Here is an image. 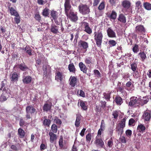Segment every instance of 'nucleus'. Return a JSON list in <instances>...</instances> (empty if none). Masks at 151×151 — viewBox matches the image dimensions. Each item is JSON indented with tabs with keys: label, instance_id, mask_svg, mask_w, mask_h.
Masks as SVG:
<instances>
[{
	"label": "nucleus",
	"instance_id": "680f3d73",
	"mask_svg": "<svg viewBox=\"0 0 151 151\" xmlns=\"http://www.w3.org/2000/svg\"><path fill=\"white\" fill-rule=\"evenodd\" d=\"M86 139L88 141H90L91 139V135L90 134H88L86 137Z\"/></svg>",
	"mask_w": 151,
	"mask_h": 151
},
{
	"label": "nucleus",
	"instance_id": "13d9d810",
	"mask_svg": "<svg viewBox=\"0 0 151 151\" xmlns=\"http://www.w3.org/2000/svg\"><path fill=\"white\" fill-rule=\"evenodd\" d=\"M14 20L15 22V23L17 24L19 23L20 22V17L19 16H18L14 18Z\"/></svg>",
	"mask_w": 151,
	"mask_h": 151
},
{
	"label": "nucleus",
	"instance_id": "a19ab883",
	"mask_svg": "<svg viewBox=\"0 0 151 151\" xmlns=\"http://www.w3.org/2000/svg\"><path fill=\"white\" fill-rule=\"evenodd\" d=\"M138 45L137 44L135 45L132 48V51L134 53H137L139 51Z\"/></svg>",
	"mask_w": 151,
	"mask_h": 151
},
{
	"label": "nucleus",
	"instance_id": "b1692460",
	"mask_svg": "<svg viewBox=\"0 0 151 151\" xmlns=\"http://www.w3.org/2000/svg\"><path fill=\"white\" fill-rule=\"evenodd\" d=\"M71 81L70 82V84L72 87H74L76 85L77 83V78L75 76L71 77L70 78Z\"/></svg>",
	"mask_w": 151,
	"mask_h": 151
},
{
	"label": "nucleus",
	"instance_id": "2f4dec72",
	"mask_svg": "<svg viewBox=\"0 0 151 151\" xmlns=\"http://www.w3.org/2000/svg\"><path fill=\"white\" fill-rule=\"evenodd\" d=\"M51 107V106L46 103L44 105L43 107V109L44 111L47 112L50 109Z\"/></svg>",
	"mask_w": 151,
	"mask_h": 151
},
{
	"label": "nucleus",
	"instance_id": "7c9ffc66",
	"mask_svg": "<svg viewBox=\"0 0 151 151\" xmlns=\"http://www.w3.org/2000/svg\"><path fill=\"white\" fill-rule=\"evenodd\" d=\"M143 6L145 9H151V4L146 2L143 4Z\"/></svg>",
	"mask_w": 151,
	"mask_h": 151
},
{
	"label": "nucleus",
	"instance_id": "473e14b6",
	"mask_svg": "<svg viewBox=\"0 0 151 151\" xmlns=\"http://www.w3.org/2000/svg\"><path fill=\"white\" fill-rule=\"evenodd\" d=\"M123 128L120 127H116V131L118 132V134L121 136L124 132Z\"/></svg>",
	"mask_w": 151,
	"mask_h": 151
},
{
	"label": "nucleus",
	"instance_id": "393cba45",
	"mask_svg": "<svg viewBox=\"0 0 151 151\" xmlns=\"http://www.w3.org/2000/svg\"><path fill=\"white\" fill-rule=\"evenodd\" d=\"M96 144L97 146L100 147H103L104 145V142L101 139H96Z\"/></svg>",
	"mask_w": 151,
	"mask_h": 151
},
{
	"label": "nucleus",
	"instance_id": "ea45409f",
	"mask_svg": "<svg viewBox=\"0 0 151 151\" xmlns=\"http://www.w3.org/2000/svg\"><path fill=\"white\" fill-rule=\"evenodd\" d=\"M54 122L56 124L58 125H61L62 122L61 120L59 119L57 116H55L54 117Z\"/></svg>",
	"mask_w": 151,
	"mask_h": 151
},
{
	"label": "nucleus",
	"instance_id": "4d7b16f0",
	"mask_svg": "<svg viewBox=\"0 0 151 151\" xmlns=\"http://www.w3.org/2000/svg\"><path fill=\"white\" fill-rule=\"evenodd\" d=\"M105 7V4L104 2H102L99 6V9H103Z\"/></svg>",
	"mask_w": 151,
	"mask_h": 151
},
{
	"label": "nucleus",
	"instance_id": "c85d7f7f",
	"mask_svg": "<svg viewBox=\"0 0 151 151\" xmlns=\"http://www.w3.org/2000/svg\"><path fill=\"white\" fill-rule=\"evenodd\" d=\"M55 79L58 81L59 80L60 81H62L63 79V75L62 73L59 71H58L56 73Z\"/></svg>",
	"mask_w": 151,
	"mask_h": 151
},
{
	"label": "nucleus",
	"instance_id": "49530a36",
	"mask_svg": "<svg viewBox=\"0 0 151 151\" xmlns=\"http://www.w3.org/2000/svg\"><path fill=\"white\" fill-rule=\"evenodd\" d=\"M34 18L35 19L39 22L41 19V17L39 14V12H37V13L35 15Z\"/></svg>",
	"mask_w": 151,
	"mask_h": 151
},
{
	"label": "nucleus",
	"instance_id": "aec40b11",
	"mask_svg": "<svg viewBox=\"0 0 151 151\" xmlns=\"http://www.w3.org/2000/svg\"><path fill=\"white\" fill-rule=\"evenodd\" d=\"M127 118L126 117H124L122 119L119 123L117 127H120L123 128L125 127V123L127 119Z\"/></svg>",
	"mask_w": 151,
	"mask_h": 151
},
{
	"label": "nucleus",
	"instance_id": "f257e3e1",
	"mask_svg": "<svg viewBox=\"0 0 151 151\" xmlns=\"http://www.w3.org/2000/svg\"><path fill=\"white\" fill-rule=\"evenodd\" d=\"M130 100L128 105L134 107H139L142 101V99L140 98H137L135 96L131 97Z\"/></svg>",
	"mask_w": 151,
	"mask_h": 151
},
{
	"label": "nucleus",
	"instance_id": "58836bf2",
	"mask_svg": "<svg viewBox=\"0 0 151 151\" xmlns=\"http://www.w3.org/2000/svg\"><path fill=\"white\" fill-rule=\"evenodd\" d=\"M125 87L123 86L119 85L117 86V90L121 93H123L125 92L124 90Z\"/></svg>",
	"mask_w": 151,
	"mask_h": 151
},
{
	"label": "nucleus",
	"instance_id": "0eeeda50",
	"mask_svg": "<svg viewBox=\"0 0 151 151\" xmlns=\"http://www.w3.org/2000/svg\"><path fill=\"white\" fill-rule=\"evenodd\" d=\"M78 47L81 49L86 50L88 47V44L85 41L80 40L78 42Z\"/></svg>",
	"mask_w": 151,
	"mask_h": 151
},
{
	"label": "nucleus",
	"instance_id": "1a4fd4ad",
	"mask_svg": "<svg viewBox=\"0 0 151 151\" xmlns=\"http://www.w3.org/2000/svg\"><path fill=\"white\" fill-rule=\"evenodd\" d=\"M146 127L142 123H139L137 128V131L139 132L143 133L145 132Z\"/></svg>",
	"mask_w": 151,
	"mask_h": 151
},
{
	"label": "nucleus",
	"instance_id": "423d86ee",
	"mask_svg": "<svg viewBox=\"0 0 151 151\" xmlns=\"http://www.w3.org/2000/svg\"><path fill=\"white\" fill-rule=\"evenodd\" d=\"M135 31L136 32L139 34L143 33L145 32L146 30L143 25H139L135 28Z\"/></svg>",
	"mask_w": 151,
	"mask_h": 151
},
{
	"label": "nucleus",
	"instance_id": "bf43d9fd",
	"mask_svg": "<svg viewBox=\"0 0 151 151\" xmlns=\"http://www.w3.org/2000/svg\"><path fill=\"white\" fill-rule=\"evenodd\" d=\"M25 124V122L22 118H20L19 121V125L20 126H23Z\"/></svg>",
	"mask_w": 151,
	"mask_h": 151
},
{
	"label": "nucleus",
	"instance_id": "69168bd1",
	"mask_svg": "<svg viewBox=\"0 0 151 151\" xmlns=\"http://www.w3.org/2000/svg\"><path fill=\"white\" fill-rule=\"evenodd\" d=\"M47 1L46 0L44 1L43 0H37V3L40 5H43L44 4L46 3Z\"/></svg>",
	"mask_w": 151,
	"mask_h": 151
},
{
	"label": "nucleus",
	"instance_id": "4468645a",
	"mask_svg": "<svg viewBox=\"0 0 151 151\" xmlns=\"http://www.w3.org/2000/svg\"><path fill=\"white\" fill-rule=\"evenodd\" d=\"M118 20L120 22L123 23L124 24L126 22V18L122 14H121L119 15Z\"/></svg>",
	"mask_w": 151,
	"mask_h": 151
},
{
	"label": "nucleus",
	"instance_id": "6ab92c4d",
	"mask_svg": "<svg viewBox=\"0 0 151 151\" xmlns=\"http://www.w3.org/2000/svg\"><path fill=\"white\" fill-rule=\"evenodd\" d=\"M114 101L117 105L120 106L123 103L122 99L119 96L116 97Z\"/></svg>",
	"mask_w": 151,
	"mask_h": 151
},
{
	"label": "nucleus",
	"instance_id": "6e6552de",
	"mask_svg": "<svg viewBox=\"0 0 151 151\" xmlns=\"http://www.w3.org/2000/svg\"><path fill=\"white\" fill-rule=\"evenodd\" d=\"M107 32L108 36L109 37L113 38L116 37V33L111 27H109L108 29Z\"/></svg>",
	"mask_w": 151,
	"mask_h": 151
},
{
	"label": "nucleus",
	"instance_id": "2eb2a0df",
	"mask_svg": "<svg viewBox=\"0 0 151 151\" xmlns=\"http://www.w3.org/2000/svg\"><path fill=\"white\" fill-rule=\"evenodd\" d=\"M19 77L17 73L16 72L13 73L11 75L10 80L12 82H17L18 80Z\"/></svg>",
	"mask_w": 151,
	"mask_h": 151
},
{
	"label": "nucleus",
	"instance_id": "f704fd0d",
	"mask_svg": "<svg viewBox=\"0 0 151 151\" xmlns=\"http://www.w3.org/2000/svg\"><path fill=\"white\" fill-rule=\"evenodd\" d=\"M63 139V136H60L59 141V146L61 149L65 148L64 147Z\"/></svg>",
	"mask_w": 151,
	"mask_h": 151
},
{
	"label": "nucleus",
	"instance_id": "dca6fc26",
	"mask_svg": "<svg viewBox=\"0 0 151 151\" xmlns=\"http://www.w3.org/2000/svg\"><path fill=\"white\" fill-rule=\"evenodd\" d=\"M58 28L59 27L55 24H52L51 26L50 31L54 34H57L59 32Z\"/></svg>",
	"mask_w": 151,
	"mask_h": 151
},
{
	"label": "nucleus",
	"instance_id": "4c0bfd02",
	"mask_svg": "<svg viewBox=\"0 0 151 151\" xmlns=\"http://www.w3.org/2000/svg\"><path fill=\"white\" fill-rule=\"evenodd\" d=\"M51 129L52 131V132L54 133H56L57 132L58 129L57 125L55 124H53L52 125Z\"/></svg>",
	"mask_w": 151,
	"mask_h": 151
},
{
	"label": "nucleus",
	"instance_id": "a878e982",
	"mask_svg": "<svg viewBox=\"0 0 151 151\" xmlns=\"http://www.w3.org/2000/svg\"><path fill=\"white\" fill-rule=\"evenodd\" d=\"M18 134L20 138H23L25 135V133L24 130L21 128H19L18 129Z\"/></svg>",
	"mask_w": 151,
	"mask_h": 151
},
{
	"label": "nucleus",
	"instance_id": "cd10ccee",
	"mask_svg": "<svg viewBox=\"0 0 151 151\" xmlns=\"http://www.w3.org/2000/svg\"><path fill=\"white\" fill-rule=\"evenodd\" d=\"M138 55L140 56L141 61L143 62L147 58L146 54L144 51L140 52L138 54Z\"/></svg>",
	"mask_w": 151,
	"mask_h": 151
},
{
	"label": "nucleus",
	"instance_id": "bb28decb",
	"mask_svg": "<svg viewBox=\"0 0 151 151\" xmlns=\"http://www.w3.org/2000/svg\"><path fill=\"white\" fill-rule=\"evenodd\" d=\"M131 69L133 72L138 70L137 64L136 62H134L130 64Z\"/></svg>",
	"mask_w": 151,
	"mask_h": 151
},
{
	"label": "nucleus",
	"instance_id": "603ef678",
	"mask_svg": "<svg viewBox=\"0 0 151 151\" xmlns=\"http://www.w3.org/2000/svg\"><path fill=\"white\" fill-rule=\"evenodd\" d=\"M119 140L123 143H125L126 142L125 138L123 136H120L119 138Z\"/></svg>",
	"mask_w": 151,
	"mask_h": 151
},
{
	"label": "nucleus",
	"instance_id": "9d476101",
	"mask_svg": "<svg viewBox=\"0 0 151 151\" xmlns=\"http://www.w3.org/2000/svg\"><path fill=\"white\" fill-rule=\"evenodd\" d=\"M26 113H29L32 114L35 113L36 111V109L32 106L30 105L26 107Z\"/></svg>",
	"mask_w": 151,
	"mask_h": 151
},
{
	"label": "nucleus",
	"instance_id": "5701e85b",
	"mask_svg": "<svg viewBox=\"0 0 151 151\" xmlns=\"http://www.w3.org/2000/svg\"><path fill=\"white\" fill-rule=\"evenodd\" d=\"M79 66L81 71H83L84 73H86L87 69L85 65L82 62H80L79 63Z\"/></svg>",
	"mask_w": 151,
	"mask_h": 151
},
{
	"label": "nucleus",
	"instance_id": "09e8293b",
	"mask_svg": "<svg viewBox=\"0 0 151 151\" xmlns=\"http://www.w3.org/2000/svg\"><path fill=\"white\" fill-rule=\"evenodd\" d=\"M111 93H104V95L105 99L109 100L110 98V95Z\"/></svg>",
	"mask_w": 151,
	"mask_h": 151
},
{
	"label": "nucleus",
	"instance_id": "c03bdc74",
	"mask_svg": "<svg viewBox=\"0 0 151 151\" xmlns=\"http://www.w3.org/2000/svg\"><path fill=\"white\" fill-rule=\"evenodd\" d=\"M80 105L82 109L83 110H86L87 109V108L86 106L85 105V102L83 101H81L80 103Z\"/></svg>",
	"mask_w": 151,
	"mask_h": 151
},
{
	"label": "nucleus",
	"instance_id": "6e6d98bb",
	"mask_svg": "<svg viewBox=\"0 0 151 151\" xmlns=\"http://www.w3.org/2000/svg\"><path fill=\"white\" fill-rule=\"evenodd\" d=\"M100 105L102 109L105 110L106 106V102L105 101H101V105Z\"/></svg>",
	"mask_w": 151,
	"mask_h": 151
},
{
	"label": "nucleus",
	"instance_id": "a211bd4d",
	"mask_svg": "<svg viewBox=\"0 0 151 151\" xmlns=\"http://www.w3.org/2000/svg\"><path fill=\"white\" fill-rule=\"evenodd\" d=\"M22 81L23 83L24 84H29L31 81L32 78L29 76H24V77H23Z\"/></svg>",
	"mask_w": 151,
	"mask_h": 151
},
{
	"label": "nucleus",
	"instance_id": "72a5a7b5",
	"mask_svg": "<svg viewBox=\"0 0 151 151\" xmlns=\"http://www.w3.org/2000/svg\"><path fill=\"white\" fill-rule=\"evenodd\" d=\"M135 7L136 9H142L141 3L140 1H138L136 2Z\"/></svg>",
	"mask_w": 151,
	"mask_h": 151
},
{
	"label": "nucleus",
	"instance_id": "5fc2aeb1",
	"mask_svg": "<svg viewBox=\"0 0 151 151\" xmlns=\"http://www.w3.org/2000/svg\"><path fill=\"white\" fill-rule=\"evenodd\" d=\"M103 110V109H102L100 105L99 106H96V111L97 113L98 112H100Z\"/></svg>",
	"mask_w": 151,
	"mask_h": 151
},
{
	"label": "nucleus",
	"instance_id": "20e7f679",
	"mask_svg": "<svg viewBox=\"0 0 151 151\" xmlns=\"http://www.w3.org/2000/svg\"><path fill=\"white\" fill-rule=\"evenodd\" d=\"M142 118L144 120V122H149L150 121L151 119V115L150 113L147 112L146 111H144Z\"/></svg>",
	"mask_w": 151,
	"mask_h": 151
},
{
	"label": "nucleus",
	"instance_id": "0e129e2a",
	"mask_svg": "<svg viewBox=\"0 0 151 151\" xmlns=\"http://www.w3.org/2000/svg\"><path fill=\"white\" fill-rule=\"evenodd\" d=\"M49 13L48 10H43L42 14L44 16H47L49 14Z\"/></svg>",
	"mask_w": 151,
	"mask_h": 151
},
{
	"label": "nucleus",
	"instance_id": "c756f323",
	"mask_svg": "<svg viewBox=\"0 0 151 151\" xmlns=\"http://www.w3.org/2000/svg\"><path fill=\"white\" fill-rule=\"evenodd\" d=\"M64 6L65 9H70L71 6L70 4V0H65Z\"/></svg>",
	"mask_w": 151,
	"mask_h": 151
},
{
	"label": "nucleus",
	"instance_id": "864d4df0",
	"mask_svg": "<svg viewBox=\"0 0 151 151\" xmlns=\"http://www.w3.org/2000/svg\"><path fill=\"white\" fill-rule=\"evenodd\" d=\"M95 76L98 78L101 77V73L98 70H95Z\"/></svg>",
	"mask_w": 151,
	"mask_h": 151
},
{
	"label": "nucleus",
	"instance_id": "338daca9",
	"mask_svg": "<svg viewBox=\"0 0 151 151\" xmlns=\"http://www.w3.org/2000/svg\"><path fill=\"white\" fill-rule=\"evenodd\" d=\"M1 100L2 101H5L6 100V97L5 96H4V94L3 93L0 97Z\"/></svg>",
	"mask_w": 151,
	"mask_h": 151
},
{
	"label": "nucleus",
	"instance_id": "e2e57ef3",
	"mask_svg": "<svg viewBox=\"0 0 151 151\" xmlns=\"http://www.w3.org/2000/svg\"><path fill=\"white\" fill-rule=\"evenodd\" d=\"M126 134L127 136H131L132 134V131L129 129L127 130L126 131Z\"/></svg>",
	"mask_w": 151,
	"mask_h": 151
},
{
	"label": "nucleus",
	"instance_id": "f8f14e48",
	"mask_svg": "<svg viewBox=\"0 0 151 151\" xmlns=\"http://www.w3.org/2000/svg\"><path fill=\"white\" fill-rule=\"evenodd\" d=\"M43 119H44L42 122L43 125L45 127H49L51 123V120L47 119V116H43Z\"/></svg>",
	"mask_w": 151,
	"mask_h": 151
},
{
	"label": "nucleus",
	"instance_id": "de8ad7c7",
	"mask_svg": "<svg viewBox=\"0 0 151 151\" xmlns=\"http://www.w3.org/2000/svg\"><path fill=\"white\" fill-rule=\"evenodd\" d=\"M112 115L113 116L114 119H117L119 116L118 112L116 110L113 111Z\"/></svg>",
	"mask_w": 151,
	"mask_h": 151
},
{
	"label": "nucleus",
	"instance_id": "f3484780",
	"mask_svg": "<svg viewBox=\"0 0 151 151\" xmlns=\"http://www.w3.org/2000/svg\"><path fill=\"white\" fill-rule=\"evenodd\" d=\"M18 67L21 70L24 71L29 70V68L25 65L24 63H21L17 65Z\"/></svg>",
	"mask_w": 151,
	"mask_h": 151
},
{
	"label": "nucleus",
	"instance_id": "8fccbe9b",
	"mask_svg": "<svg viewBox=\"0 0 151 151\" xmlns=\"http://www.w3.org/2000/svg\"><path fill=\"white\" fill-rule=\"evenodd\" d=\"M135 123V120L133 118H131L129 120L128 124L129 126H133V124Z\"/></svg>",
	"mask_w": 151,
	"mask_h": 151
},
{
	"label": "nucleus",
	"instance_id": "c9c22d12",
	"mask_svg": "<svg viewBox=\"0 0 151 151\" xmlns=\"http://www.w3.org/2000/svg\"><path fill=\"white\" fill-rule=\"evenodd\" d=\"M50 15L53 19H55L56 18H58V13L56 11L54 10H52L51 11Z\"/></svg>",
	"mask_w": 151,
	"mask_h": 151
},
{
	"label": "nucleus",
	"instance_id": "ddd939ff",
	"mask_svg": "<svg viewBox=\"0 0 151 151\" xmlns=\"http://www.w3.org/2000/svg\"><path fill=\"white\" fill-rule=\"evenodd\" d=\"M82 117L81 115L79 114L76 115V119L75 123V125L76 127H78L80 126Z\"/></svg>",
	"mask_w": 151,
	"mask_h": 151
},
{
	"label": "nucleus",
	"instance_id": "79ce46f5",
	"mask_svg": "<svg viewBox=\"0 0 151 151\" xmlns=\"http://www.w3.org/2000/svg\"><path fill=\"white\" fill-rule=\"evenodd\" d=\"M116 13L114 11H112L110 16V19H116Z\"/></svg>",
	"mask_w": 151,
	"mask_h": 151
},
{
	"label": "nucleus",
	"instance_id": "412c9836",
	"mask_svg": "<svg viewBox=\"0 0 151 151\" xmlns=\"http://www.w3.org/2000/svg\"><path fill=\"white\" fill-rule=\"evenodd\" d=\"M131 3L128 1L124 0L122 1V6L127 9H128L131 6Z\"/></svg>",
	"mask_w": 151,
	"mask_h": 151
},
{
	"label": "nucleus",
	"instance_id": "9b49d317",
	"mask_svg": "<svg viewBox=\"0 0 151 151\" xmlns=\"http://www.w3.org/2000/svg\"><path fill=\"white\" fill-rule=\"evenodd\" d=\"M49 135L50 137V142L53 143L57 139V135L55 134L52 132H50L49 133Z\"/></svg>",
	"mask_w": 151,
	"mask_h": 151
},
{
	"label": "nucleus",
	"instance_id": "37998d69",
	"mask_svg": "<svg viewBox=\"0 0 151 151\" xmlns=\"http://www.w3.org/2000/svg\"><path fill=\"white\" fill-rule=\"evenodd\" d=\"M10 13L12 15H13L17 17L19 16V14L16 10H9Z\"/></svg>",
	"mask_w": 151,
	"mask_h": 151
},
{
	"label": "nucleus",
	"instance_id": "7ed1b4c3",
	"mask_svg": "<svg viewBox=\"0 0 151 151\" xmlns=\"http://www.w3.org/2000/svg\"><path fill=\"white\" fill-rule=\"evenodd\" d=\"M103 36L101 32H99L95 35V40L97 47L101 48V46Z\"/></svg>",
	"mask_w": 151,
	"mask_h": 151
},
{
	"label": "nucleus",
	"instance_id": "774afa93",
	"mask_svg": "<svg viewBox=\"0 0 151 151\" xmlns=\"http://www.w3.org/2000/svg\"><path fill=\"white\" fill-rule=\"evenodd\" d=\"M133 76L134 77H137L138 76L139 74L138 70H137L136 71L134 72H133Z\"/></svg>",
	"mask_w": 151,
	"mask_h": 151
},
{
	"label": "nucleus",
	"instance_id": "f03ea898",
	"mask_svg": "<svg viewBox=\"0 0 151 151\" xmlns=\"http://www.w3.org/2000/svg\"><path fill=\"white\" fill-rule=\"evenodd\" d=\"M65 14L70 20L73 22H76L78 19L77 13L73 11V10H65Z\"/></svg>",
	"mask_w": 151,
	"mask_h": 151
},
{
	"label": "nucleus",
	"instance_id": "a18cd8bd",
	"mask_svg": "<svg viewBox=\"0 0 151 151\" xmlns=\"http://www.w3.org/2000/svg\"><path fill=\"white\" fill-rule=\"evenodd\" d=\"M79 9H88V7L87 6L80 4L78 6Z\"/></svg>",
	"mask_w": 151,
	"mask_h": 151
},
{
	"label": "nucleus",
	"instance_id": "39448f33",
	"mask_svg": "<svg viewBox=\"0 0 151 151\" xmlns=\"http://www.w3.org/2000/svg\"><path fill=\"white\" fill-rule=\"evenodd\" d=\"M81 23L82 26L84 28V31L88 34H91L92 31L89 26L88 23L85 22H83Z\"/></svg>",
	"mask_w": 151,
	"mask_h": 151
},
{
	"label": "nucleus",
	"instance_id": "052dcab7",
	"mask_svg": "<svg viewBox=\"0 0 151 151\" xmlns=\"http://www.w3.org/2000/svg\"><path fill=\"white\" fill-rule=\"evenodd\" d=\"M85 62L86 64H90L91 62V59L89 57L86 58L85 59Z\"/></svg>",
	"mask_w": 151,
	"mask_h": 151
},
{
	"label": "nucleus",
	"instance_id": "3c124183",
	"mask_svg": "<svg viewBox=\"0 0 151 151\" xmlns=\"http://www.w3.org/2000/svg\"><path fill=\"white\" fill-rule=\"evenodd\" d=\"M107 145L109 147H111L113 145V141L112 138H111L108 141Z\"/></svg>",
	"mask_w": 151,
	"mask_h": 151
},
{
	"label": "nucleus",
	"instance_id": "4be33fe9",
	"mask_svg": "<svg viewBox=\"0 0 151 151\" xmlns=\"http://www.w3.org/2000/svg\"><path fill=\"white\" fill-rule=\"evenodd\" d=\"M68 68L70 72L75 73L76 71V69L73 63H70L68 66Z\"/></svg>",
	"mask_w": 151,
	"mask_h": 151
},
{
	"label": "nucleus",
	"instance_id": "e433bc0d",
	"mask_svg": "<svg viewBox=\"0 0 151 151\" xmlns=\"http://www.w3.org/2000/svg\"><path fill=\"white\" fill-rule=\"evenodd\" d=\"M116 43V41L114 40H110L108 42V44L110 47L114 46H115Z\"/></svg>",
	"mask_w": 151,
	"mask_h": 151
}]
</instances>
